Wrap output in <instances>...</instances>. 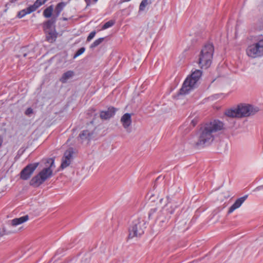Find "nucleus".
Segmentation results:
<instances>
[{"label": "nucleus", "instance_id": "f257e3e1", "mask_svg": "<svg viewBox=\"0 0 263 263\" xmlns=\"http://www.w3.org/2000/svg\"><path fill=\"white\" fill-rule=\"evenodd\" d=\"M223 129V123L218 120H214L205 123L198 132V139L196 145H209Z\"/></svg>", "mask_w": 263, "mask_h": 263}, {"label": "nucleus", "instance_id": "f03ea898", "mask_svg": "<svg viewBox=\"0 0 263 263\" xmlns=\"http://www.w3.org/2000/svg\"><path fill=\"white\" fill-rule=\"evenodd\" d=\"M258 111L257 107L250 104H241L236 108L228 110L226 115L232 118H242L253 116Z\"/></svg>", "mask_w": 263, "mask_h": 263}, {"label": "nucleus", "instance_id": "7ed1b4c3", "mask_svg": "<svg viewBox=\"0 0 263 263\" xmlns=\"http://www.w3.org/2000/svg\"><path fill=\"white\" fill-rule=\"evenodd\" d=\"M46 163L48 165H46L45 168L31 179L30 182L31 185L38 187L52 176L53 172L52 167L54 165V160L52 158L48 159L46 160Z\"/></svg>", "mask_w": 263, "mask_h": 263}, {"label": "nucleus", "instance_id": "20e7f679", "mask_svg": "<svg viewBox=\"0 0 263 263\" xmlns=\"http://www.w3.org/2000/svg\"><path fill=\"white\" fill-rule=\"evenodd\" d=\"M246 54L251 58L263 57V36H257L254 38L253 42L247 46Z\"/></svg>", "mask_w": 263, "mask_h": 263}, {"label": "nucleus", "instance_id": "39448f33", "mask_svg": "<svg viewBox=\"0 0 263 263\" xmlns=\"http://www.w3.org/2000/svg\"><path fill=\"white\" fill-rule=\"evenodd\" d=\"M214 53V47L212 44L205 45L200 52L198 64L201 68H208L211 63Z\"/></svg>", "mask_w": 263, "mask_h": 263}, {"label": "nucleus", "instance_id": "423d86ee", "mask_svg": "<svg viewBox=\"0 0 263 263\" xmlns=\"http://www.w3.org/2000/svg\"><path fill=\"white\" fill-rule=\"evenodd\" d=\"M145 224L144 220L141 218L134 220L128 228V238L132 239L141 236L144 233Z\"/></svg>", "mask_w": 263, "mask_h": 263}, {"label": "nucleus", "instance_id": "0eeeda50", "mask_svg": "<svg viewBox=\"0 0 263 263\" xmlns=\"http://www.w3.org/2000/svg\"><path fill=\"white\" fill-rule=\"evenodd\" d=\"M202 72L200 70H196L190 77H187L184 82L180 89V93L184 95L187 93L193 88L197 81L201 76Z\"/></svg>", "mask_w": 263, "mask_h": 263}, {"label": "nucleus", "instance_id": "6e6552de", "mask_svg": "<svg viewBox=\"0 0 263 263\" xmlns=\"http://www.w3.org/2000/svg\"><path fill=\"white\" fill-rule=\"evenodd\" d=\"M39 165V163H31L24 168L20 173V178L24 180L30 178Z\"/></svg>", "mask_w": 263, "mask_h": 263}, {"label": "nucleus", "instance_id": "1a4fd4ad", "mask_svg": "<svg viewBox=\"0 0 263 263\" xmlns=\"http://www.w3.org/2000/svg\"><path fill=\"white\" fill-rule=\"evenodd\" d=\"M73 152L72 149L69 148L66 151L62 159L61 168L64 169L68 167L71 163Z\"/></svg>", "mask_w": 263, "mask_h": 263}, {"label": "nucleus", "instance_id": "9d476101", "mask_svg": "<svg viewBox=\"0 0 263 263\" xmlns=\"http://www.w3.org/2000/svg\"><path fill=\"white\" fill-rule=\"evenodd\" d=\"M248 197V195H245L243 197H240L238 198L235 202L232 204L228 210V214L232 213L235 210L238 209L241 206L242 204L245 202V201L247 199Z\"/></svg>", "mask_w": 263, "mask_h": 263}, {"label": "nucleus", "instance_id": "9b49d317", "mask_svg": "<svg viewBox=\"0 0 263 263\" xmlns=\"http://www.w3.org/2000/svg\"><path fill=\"white\" fill-rule=\"evenodd\" d=\"M116 111V109L114 107H110L107 110L101 111L100 117L102 120H108L113 117Z\"/></svg>", "mask_w": 263, "mask_h": 263}, {"label": "nucleus", "instance_id": "f8f14e48", "mask_svg": "<svg viewBox=\"0 0 263 263\" xmlns=\"http://www.w3.org/2000/svg\"><path fill=\"white\" fill-rule=\"evenodd\" d=\"M167 203L163 209L162 214H165L168 213L172 214L174 213L176 206L171 202V199L168 197H167Z\"/></svg>", "mask_w": 263, "mask_h": 263}, {"label": "nucleus", "instance_id": "ddd939ff", "mask_svg": "<svg viewBox=\"0 0 263 263\" xmlns=\"http://www.w3.org/2000/svg\"><path fill=\"white\" fill-rule=\"evenodd\" d=\"M45 32L46 34V39L48 42L52 43L55 41L58 36V33L55 29L47 30V31H45Z\"/></svg>", "mask_w": 263, "mask_h": 263}, {"label": "nucleus", "instance_id": "4468645a", "mask_svg": "<svg viewBox=\"0 0 263 263\" xmlns=\"http://www.w3.org/2000/svg\"><path fill=\"white\" fill-rule=\"evenodd\" d=\"M121 122L125 128H128L132 124L131 114H125L121 118Z\"/></svg>", "mask_w": 263, "mask_h": 263}, {"label": "nucleus", "instance_id": "2eb2a0df", "mask_svg": "<svg viewBox=\"0 0 263 263\" xmlns=\"http://www.w3.org/2000/svg\"><path fill=\"white\" fill-rule=\"evenodd\" d=\"M56 20L55 17L52 16L51 19L45 22L43 26L44 31H47V30L55 29V23Z\"/></svg>", "mask_w": 263, "mask_h": 263}, {"label": "nucleus", "instance_id": "dca6fc26", "mask_svg": "<svg viewBox=\"0 0 263 263\" xmlns=\"http://www.w3.org/2000/svg\"><path fill=\"white\" fill-rule=\"evenodd\" d=\"M66 5V3L65 2H62L58 3L54 9L53 16L57 18L59 16L60 13L63 10Z\"/></svg>", "mask_w": 263, "mask_h": 263}, {"label": "nucleus", "instance_id": "f3484780", "mask_svg": "<svg viewBox=\"0 0 263 263\" xmlns=\"http://www.w3.org/2000/svg\"><path fill=\"white\" fill-rule=\"evenodd\" d=\"M74 75V73L72 70H69L64 73L60 79V82L62 83H65L67 81L71 79Z\"/></svg>", "mask_w": 263, "mask_h": 263}, {"label": "nucleus", "instance_id": "a211bd4d", "mask_svg": "<svg viewBox=\"0 0 263 263\" xmlns=\"http://www.w3.org/2000/svg\"><path fill=\"white\" fill-rule=\"evenodd\" d=\"M29 219L28 215H25L20 218H14L11 220V224L12 226H17L18 224L23 223Z\"/></svg>", "mask_w": 263, "mask_h": 263}, {"label": "nucleus", "instance_id": "6ab92c4d", "mask_svg": "<svg viewBox=\"0 0 263 263\" xmlns=\"http://www.w3.org/2000/svg\"><path fill=\"white\" fill-rule=\"evenodd\" d=\"M48 0H36L34 3L30 6V11H35L39 7L44 4Z\"/></svg>", "mask_w": 263, "mask_h": 263}, {"label": "nucleus", "instance_id": "aec40b11", "mask_svg": "<svg viewBox=\"0 0 263 263\" xmlns=\"http://www.w3.org/2000/svg\"><path fill=\"white\" fill-rule=\"evenodd\" d=\"M53 11V7L51 5L46 8L43 11V15L46 18H49L51 16L52 13Z\"/></svg>", "mask_w": 263, "mask_h": 263}, {"label": "nucleus", "instance_id": "412c9836", "mask_svg": "<svg viewBox=\"0 0 263 263\" xmlns=\"http://www.w3.org/2000/svg\"><path fill=\"white\" fill-rule=\"evenodd\" d=\"M170 216L164 217L163 216H160L158 218L159 222L162 227H165L167 224H170Z\"/></svg>", "mask_w": 263, "mask_h": 263}, {"label": "nucleus", "instance_id": "4be33fe9", "mask_svg": "<svg viewBox=\"0 0 263 263\" xmlns=\"http://www.w3.org/2000/svg\"><path fill=\"white\" fill-rule=\"evenodd\" d=\"M152 0H142L139 6V11H143L145 7L152 4Z\"/></svg>", "mask_w": 263, "mask_h": 263}, {"label": "nucleus", "instance_id": "5701e85b", "mask_svg": "<svg viewBox=\"0 0 263 263\" xmlns=\"http://www.w3.org/2000/svg\"><path fill=\"white\" fill-rule=\"evenodd\" d=\"M32 10V9H30V6L27 8L26 9H23L17 13V17L19 18H22L24 17L25 15H26L27 14H30L33 11H30V10Z\"/></svg>", "mask_w": 263, "mask_h": 263}, {"label": "nucleus", "instance_id": "b1692460", "mask_svg": "<svg viewBox=\"0 0 263 263\" xmlns=\"http://www.w3.org/2000/svg\"><path fill=\"white\" fill-rule=\"evenodd\" d=\"M104 40V37H101L96 40L90 46L91 48H95L99 45Z\"/></svg>", "mask_w": 263, "mask_h": 263}, {"label": "nucleus", "instance_id": "393cba45", "mask_svg": "<svg viewBox=\"0 0 263 263\" xmlns=\"http://www.w3.org/2000/svg\"><path fill=\"white\" fill-rule=\"evenodd\" d=\"M90 136H91V134L87 130H83L79 135L81 139H85L88 137H90Z\"/></svg>", "mask_w": 263, "mask_h": 263}, {"label": "nucleus", "instance_id": "a878e982", "mask_svg": "<svg viewBox=\"0 0 263 263\" xmlns=\"http://www.w3.org/2000/svg\"><path fill=\"white\" fill-rule=\"evenodd\" d=\"M114 24H115V22L114 21H112V20L109 21L107 22L106 23H105L103 25V26L102 27V29L103 30H104L107 28H108L114 25Z\"/></svg>", "mask_w": 263, "mask_h": 263}, {"label": "nucleus", "instance_id": "bb28decb", "mask_svg": "<svg viewBox=\"0 0 263 263\" xmlns=\"http://www.w3.org/2000/svg\"><path fill=\"white\" fill-rule=\"evenodd\" d=\"M85 49L84 47H81V48H80L77 52L76 53L74 54V56H73V58L75 59L77 57H79V55H80L81 54H82L83 53H84V52L85 51Z\"/></svg>", "mask_w": 263, "mask_h": 263}, {"label": "nucleus", "instance_id": "cd10ccee", "mask_svg": "<svg viewBox=\"0 0 263 263\" xmlns=\"http://www.w3.org/2000/svg\"><path fill=\"white\" fill-rule=\"evenodd\" d=\"M96 33L95 31L91 32L87 38V41L90 42L95 37Z\"/></svg>", "mask_w": 263, "mask_h": 263}, {"label": "nucleus", "instance_id": "c85d7f7f", "mask_svg": "<svg viewBox=\"0 0 263 263\" xmlns=\"http://www.w3.org/2000/svg\"><path fill=\"white\" fill-rule=\"evenodd\" d=\"M27 51L28 49L26 47H23L22 48L21 52L22 53L23 56L24 57H27V55L29 54V53H28Z\"/></svg>", "mask_w": 263, "mask_h": 263}, {"label": "nucleus", "instance_id": "c756f323", "mask_svg": "<svg viewBox=\"0 0 263 263\" xmlns=\"http://www.w3.org/2000/svg\"><path fill=\"white\" fill-rule=\"evenodd\" d=\"M33 113V109L31 108H28L25 111V114L27 116H29Z\"/></svg>", "mask_w": 263, "mask_h": 263}, {"label": "nucleus", "instance_id": "7c9ffc66", "mask_svg": "<svg viewBox=\"0 0 263 263\" xmlns=\"http://www.w3.org/2000/svg\"><path fill=\"white\" fill-rule=\"evenodd\" d=\"M263 189V185H260V186H259L258 187H257L255 190H254V191H259L261 190H262Z\"/></svg>", "mask_w": 263, "mask_h": 263}, {"label": "nucleus", "instance_id": "2f4dec72", "mask_svg": "<svg viewBox=\"0 0 263 263\" xmlns=\"http://www.w3.org/2000/svg\"><path fill=\"white\" fill-rule=\"evenodd\" d=\"M86 3V7H88L91 3V0H84Z\"/></svg>", "mask_w": 263, "mask_h": 263}, {"label": "nucleus", "instance_id": "473e14b6", "mask_svg": "<svg viewBox=\"0 0 263 263\" xmlns=\"http://www.w3.org/2000/svg\"><path fill=\"white\" fill-rule=\"evenodd\" d=\"M5 234V232L4 230H3L2 231H0V237H2Z\"/></svg>", "mask_w": 263, "mask_h": 263}, {"label": "nucleus", "instance_id": "72a5a7b5", "mask_svg": "<svg viewBox=\"0 0 263 263\" xmlns=\"http://www.w3.org/2000/svg\"><path fill=\"white\" fill-rule=\"evenodd\" d=\"M156 211L155 209H152L151 211L150 214H152L153 213L155 212Z\"/></svg>", "mask_w": 263, "mask_h": 263}, {"label": "nucleus", "instance_id": "f704fd0d", "mask_svg": "<svg viewBox=\"0 0 263 263\" xmlns=\"http://www.w3.org/2000/svg\"><path fill=\"white\" fill-rule=\"evenodd\" d=\"M130 0H122V2H129L130 1Z\"/></svg>", "mask_w": 263, "mask_h": 263}, {"label": "nucleus", "instance_id": "c9c22d12", "mask_svg": "<svg viewBox=\"0 0 263 263\" xmlns=\"http://www.w3.org/2000/svg\"><path fill=\"white\" fill-rule=\"evenodd\" d=\"M62 19L63 21H67V18H66V17H63Z\"/></svg>", "mask_w": 263, "mask_h": 263}, {"label": "nucleus", "instance_id": "e433bc0d", "mask_svg": "<svg viewBox=\"0 0 263 263\" xmlns=\"http://www.w3.org/2000/svg\"><path fill=\"white\" fill-rule=\"evenodd\" d=\"M98 0H92L93 2L94 3H96L98 2Z\"/></svg>", "mask_w": 263, "mask_h": 263}, {"label": "nucleus", "instance_id": "4c0bfd02", "mask_svg": "<svg viewBox=\"0 0 263 263\" xmlns=\"http://www.w3.org/2000/svg\"><path fill=\"white\" fill-rule=\"evenodd\" d=\"M162 200H163V199H160V202H162Z\"/></svg>", "mask_w": 263, "mask_h": 263}]
</instances>
